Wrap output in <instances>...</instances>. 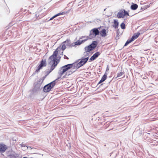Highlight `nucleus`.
Wrapping results in <instances>:
<instances>
[{"instance_id": "1", "label": "nucleus", "mask_w": 158, "mask_h": 158, "mask_svg": "<svg viewBox=\"0 0 158 158\" xmlns=\"http://www.w3.org/2000/svg\"><path fill=\"white\" fill-rule=\"evenodd\" d=\"M63 51L60 46L54 52L53 54L49 57L48 64L51 67L49 70L46 72L47 75L55 69L59 62L60 60H58L57 58L58 53H59L60 55H63Z\"/></svg>"}, {"instance_id": "2", "label": "nucleus", "mask_w": 158, "mask_h": 158, "mask_svg": "<svg viewBox=\"0 0 158 158\" xmlns=\"http://www.w3.org/2000/svg\"><path fill=\"white\" fill-rule=\"evenodd\" d=\"M97 45V44L96 41H94L91 44L85 48V53L93 50L96 47Z\"/></svg>"}, {"instance_id": "3", "label": "nucleus", "mask_w": 158, "mask_h": 158, "mask_svg": "<svg viewBox=\"0 0 158 158\" xmlns=\"http://www.w3.org/2000/svg\"><path fill=\"white\" fill-rule=\"evenodd\" d=\"M55 82L54 81L45 85L44 88V91L45 92L49 91L55 85Z\"/></svg>"}, {"instance_id": "4", "label": "nucleus", "mask_w": 158, "mask_h": 158, "mask_svg": "<svg viewBox=\"0 0 158 158\" xmlns=\"http://www.w3.org/2000/svg\"><path fill=\"white\" fill-rule=\"evenodd\" d=\"M129 15V13L127 11L123 9L120 10L118 12L117 15V17L119 18H123L125 17H127Z\"/></svg>"}, {"instance_id": "5", "label": "nucleus", "mask_w": 158, "mask_h": 158, "mask_svg": "<svg viewBox=\"0 0 158 158\" xmlns=\"http://www.w3.org/2000/svg\"><path fill=\"white\" fill-rule=\"evenodd\" d=\"M45 77H44L43 78H40L36 82L34 83V88L35 89H40L41 85L44 80Z\"/></svg>"}, {"instance_id": "6", "label": "nucleus", "mask_w": 158, "mask_h": 158, "mask_svg": "<svg viewBox=\"0 0 158 158\" xmlns=\"http://www.w3.org/2000/svg\"><path fill=\"white\" fill-rule=\"evenodd\" d=\"M64 42L65 43H66V45L67 46H69L70 47H74L76 45H79L80 44V43L79 42H76L74 44L73 43H71V42L70 40L69 39L66 40Z\"/></svg>"}, {"instance_id": "7", "label": "nucleus", "mask_w": 158, "mask_h": 158, "mask_svg": "<svg viewBox=\"0 0 158 158\" xmlns=\"http://www.w3.org/2000/svg\"><path fill=\"white\" fill-rule=\"evenodd\" d=\"M99 31L97 28H94L90 31V36L93 37H95L96 35L99 34Z\"/></svg>"}, {"instance_id": "8", "label": "nucleus", "mask_w": 158, "mask_h": 158, "mask_svg": "<svg viewBox=\"0 0 158 158\" xmlns=\"http://www.w3.org/2000/svg\"><path fill=\"white\" fill-rule=\"evenodd\" d=\"M47 65V62L46 59H43L40 62V63L37 67V70L36 71L39 70L41 69L43 67H45Z\"/></svg>"}, {"instance_id": "9", "label": "nucleus", "mask_w": 158, "mask_h": 158, "mask_svg": "<svg viewBox=\"0 0 158 158\" xmlns=\"http://www.w3.org/2000/svg\"><path fill=\"white\" fill-rule=\"evenodd\" d=\"M73 66V64H69L64 66L62 67L61 73L63 74L67 70L71 68Z\"/></svg>"}, {"instance_id": "10", "label": "nucleus", "mask_w": 158, "mask_h": 158, "mask_svg": "<svg viewBox=\"0 0 158 158\" xmlns=\"http://www.w3.org/2000/svg\"><path fill=\"white\" fill-rule=\"evenodd\" d=\"M89 57H87L85 58L82 59L77 64V66L79 67L83 66L84 64L88 61Z\"/></svg>"}, {"instance_id": "11", "label": "nucleus", "mask_w": 158, "mask_h": 158, "mask_svg": "<svg viewBox=\"0 0 158 158\" xmlns=\"http://www.w3.org/2000/svg\"><path fill=\"white\" fill-rule=\"evenodd\" d=\"M7 149V146L4 144L0 143V153L4 152Z\"/></svg>"}, {"instance_id": "12", "label": "nucleus", "mask_w": 158, "mask_h": 158, "mask_svg": "<svg viewBox=\"0 0 158 158\" xmlns=\"http://www.w3.org/2000/svg\"><path fill=\"white\" fill-rule=\"evenodd\" d=\"M100 54L99 52H97L94 54L89 59V60L90 61H92L95 60L97 58Z\"/></svg>"}, {"instance_id": "13", "label": "nucleus", "mask_w": 158, "mask_h": 158, "mask_svg": "<svg viewBox=\"0 0 158 158\" xmlns=\"http://www.w3.org/2000/svg\"><path fill=\"white\" fill-rule=\"evenodd\" d=\"M140 33L139 32H138L136 33L132 37L131 39L133 41L135 39H137Z\"/></svg>"}, {"instance_id": "14", "label": "nucleus", "mask_w": 158, "mask_h": 158, "mask_svg": "<svg viewBox=\"0 0 158 158\" xmlns=\"http://www.w3.org/2000/svg\"><path fill=\"white\" fill-rule=\"evenodd\" d=\"M65 13V12H63L62 13H58V14H57L56 15H55L54 16L52 17L49 20H52L53 19H54V18H55V17H56L57 16H60V15H63Z\"/></svg>"}, {"instance_id": "15", "label": "nucleus", "mask_w": 158, "mask_h": 158, "mask_svg": "<svg viewBox=\"0 0 158 158\" xmlns=\"http://www.w3.org/2000/svg\"><path fill=\"white\" fill-rule=\"evenodd\" d=\"M99 33L102 36H105L106 35V31L105 29H103Z\"/></svg>"}, {"instance_id": "16", "label": "nucleus", "mask_w": 158, "mask_h": 158, "mask_svg": "<svg viewBox=\"0 0 158 158\" xmlns=\"http://www.w3.org/2000/svg\"><path fill=\"white\" fill-rule=\"evenodd\" d=\"M118 23L116 20H114V23L112 25L113 27L115 28H117L118 27Z\"/></svg>"}, {"instance_id": "17", "label": "nucleus", "mask_w": 158, "mask_h": 158, "mask_svg": "<svg viewBox=\"0 0 158 158\" xmlns=\"http://www.w3.org/2000/svg\"><path fill=\"white\" fill-rule=\"evenodd\" d=\"M106 78V76L105 75H104L102 78H101V80L99 82L98 84H100L101 83L103 82L104 81Z\"/></svg>"}, {"instance_id": "18", "label": "nucleus", "mask_w": 158, "mask_h": 158, "mask_svg": "<svg viewBox=\"0 0 158 158\" xmlns=\"http://www.w3.org/2000/svg\"><path fill=\"white\" fill-rule=\"evenodd\" d=\"M65 43L64 41L61 44L60 46V47L61 46V48L63 51H64L66 48V47Z\"/></svg>"}, {"instance_id": "19", "label": "nucleus", "mask_w": 158, "mask_h": 158, "mask_svg": "<svg viewBox=\"0 0 158 158\" xmlns=\"http://www.w3.org/2000/svg\"><path fill=\"white\" fill-rule=\"evenodd\" d=\"M138 8V5L136 4H134L131 5V8L133 10H136Z\"/></svg>"}, {"instance_id": "20", "label": "nucleus", "mask_w": 158, "mask_h": 158, "mask_svg": "<svg viewBox=\"0 0 158 158\" xmlns=\"http://www.w3.org/2000/svg\"><path fill=\"white\" fill-rule=\"evenodd\" d=\"M133 41L131 39L130 40H128L125 43L124 46H126L128 44H129L131 42Z\"/></svg>"}, {"instance_id": "21", "label": "nucleus", "mask_w": 158, "mask_h": 158, "mask_svg": "<svg viewBox=\"0 0 158 158\" xmlns=\"http://www.w3.org/2000/svg\"><path fill=\"white\" fill-rule=\"evenodd\" d=\"M123 74L124 73L123 72H121L119 73H118L117 74V77H121Z\"/></svg>"}, {"instance_id": "22", "label": "nucleus", "mask_w": 158, "mask_h": 158, "mask_svg": "<svg viewBox=\"0 0 158 158\" xmlns=\"http://www.w3.org/2000/svg\"><path fill=\"white\" fill-rule=\"evenodd\" d=\"M120 26L122 29H124L125 28V24L123 23H121Z\"/></svg>"}, {"instance_id": "23", "label": "nucleus", "mask_w": 158, "mask_h": 158, "mask_svg": "<svg viewBox=\"0 0 158 158\" xmlns=\"http://www.w3.org/2000/svg\"><path fill=\"white\" fill-rule=\"evenodd\" d=\"M10 158H17L16 156L14 154V155H10Z\"/></svg>"}, {"instance_id": "24", "label": "nucleus", "mask_w": 158, "mask_h": 158, "mask_svg": "<svg viewBox=\"0 0 158 158\" xmlns=\"http://www.w3.org/2000/svg\"><path fill=\"white\" fill-rule=\"evenodd\" d=\"M106 9H105L104 10V13L105 14H106V15L108 16V15H107V14H106V12H105V11H106Z\"/></svg>"}, {"instance_id": "25", "label": "nucleus", "mask_w": 158, "mask_h": 158, "mask_svg": "<svg viewBox=\"0 0 158 158\" xmlns=\"http://www.w3.org/2000/svg\"><path fill=\"white\" fill-rule=\"evenodd\" d=\"M64 58L67 59V60H68L69 59V58L68 57H67L65 56H64Z\"/></svg>"}, {"instance_id": "26", "label": "nucleus", "mask_w": 158, "mask_h": 158, "mask_svg": "<svg viewBox=\"0 0 158 158\" xmlns=\"http://www.w3.org/2000/svg\"><path fill=\"white\" fill-rule=\"evenodd\" d=\"M35 15L36 17L38 16H39V14H35Z\"/></svg>"}]
</instances>
